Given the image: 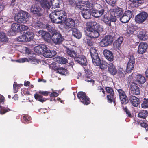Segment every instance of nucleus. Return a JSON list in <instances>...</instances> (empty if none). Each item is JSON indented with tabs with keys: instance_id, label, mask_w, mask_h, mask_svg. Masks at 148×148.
I'll use <instances>...</instances> for the list:
<instances>
[{
	"instance_id": "ddd939ff",
	"label": "nucleus",
	"mask_w": 148,
	"mask_h": 148,
	"mask_svg": "<svg viewBox=\"0 0 148 148\" xmlns=\"http://www.w3.org/2000/svg\"><path fill=\"white\" fill-rule=\"evenodd\" d=\"M131 93L133 95H138L140 93V90L138 85L135 82L132 83L130 85Z\"/></svg>"
},
{
	"instance_id": "58836bf2",
	"label": "nucleus",
	"mask_w": 148,
	"mask_h": 148,
	"mask_svg": "<svg viewBox=\"0 0 148 148\" xmlns=\"http://www.w3.org/2000/svg\"><path fill=\"white\" fill-rule=\"evenodd\" d=\"M56 61L59 63L64 64L68 62V60L63 57H58L56 58Z\"/></svg>"
},
{
	"instance_id": "bb28decb",
	"label": "nucleus",
	"mask_w": 148,
	"mask_h": 148,
	"mask_svg": "<svg viewBox=\"0 0 148 148\" xmlns=\"http://www.w3.org/2000/svg\"><path fill=\"white\" fill-rule=\"evenodd\" d=\"M97 25V23L95 21H91L88 22L87 23V30L89 31L97 28L98 27Z\"/></svg>"
},
{
	"instance_id": "c756f323",
	"label": "nucleus",
	"mask_w": 148,
	"mask_h": 148,
	"mask_svg": "<svg viewBox=\"0 0 148 148\" xmlns=\"http://www.w3.org/2000/svg\"><path fill=\"white\" fill-rule=\"evenodd\" d=\"M83 3L86 5V7L88 8L89 9L93 10L95 4L92 1V0H87L86 1H83Z\"/></svg>"
},
{
	"instance_id": "ea45409f",
	"label": "nucleus",
	"mask_w": 148,
	"mask_h": 148,
	"mask_svg": "<svg viewBox=\"0 0 148 148\" xmlns=\"http://www.w3.org/2000/svg\"><path fill=\"white\" fill-rule=\"evenodd\" d=\"M147 110H143L141 111L138 114V117L141 118L145 119L148 115Z\"/></svg>"
},
{
	"instance_id": "1a4fd4ad",
	"label": "nucleus",
	"mask_w": 148,
	"mask_h": 148,
	"mask_svg": "<svg viewBox=\"0 0 148 148\" xmlns=\"http://www.w3.org/2000/svg\"><path fill=\"white\" fill-rule=\"evenodd\" d=\"M128 62L127 63L126 71L128 73H130L134 70L135 64V58L133 56H128Z\"/></svg>"
},
{
	"instance_id": "cd10ccee",
	"label": "nucleus",
	"mask_w": 148,
	"mask_h": 148,
	"mask_svg": "<svg viewBox=\"0 0 148 148\" xmlns=\"http://www.w3.org/2000/svg\"><path fill=\"white\" fill-rule=\"evenodd\" d=\"M40 5L43 8L49 9L51 8L50 1L48 0H42L40 1Z\"/></svg>"
},
{
	"instance_id": "052dcab7",
	"label": "nucleus",
	"mask_w": 148,
	"mask_h": 148,
	"mask_svg": "<svg viewBox=\"0 0 148 148\" xmlns=\"http://www.w3.org/2000/svg\"><path fill=\"white\" fill-rule=\"evenodd\" d=\"M10 111V109L7 108H1L0 111V113L1 114H3L6 112Z\"/></svg>"
},
{
	"instance_id": "423d86ee",
	"label": "nucleus",
	"mask_w": 148,
	"mask_h": 148,
	"mask_svg": "<svg viewBox=\"0 0 148 148\" xmlns=\"http://www.w3.org/2000/svg\"><path fill=\"white\" fill-rule=\"evenodd\" d=\"M90 52L93 63L94 64H99L100 58L96 48L91 47L90 49Z\"/></svg>"
},
{
	"instance_id": "4468645a",
	"label": "nucleus",
	"mask_w": 148,
	"mask_h": 148,
	"mask_svg": "<svg viewBox=\"0 0 148 148\" xmlns=\"http://www.w3.org/2000/svg\"><path fill=\"white\" fill-rule=\"evenodd\" d=\"M99 7V6L98 5ZM99 8L98 10L95 8L91 11V14L94 17L97 18L100 17L103 15L105 11V10L103 8Z\"/></svg>"
},
{
	"instance_id": "0eeeda50",
	"label": "nucleus",
	"mask_w": 148,
	"mask_h": 148,
	"mask_svg": "<svg viewBox=\"0 0 148 148\" xmlns=\"http://www.w3.org/2000/svg\"><path fill=\"white\" fill-rule=\"evenodd\" d=\"M112 14V13H110L109 15H104L102 19V21L107 26L110 27L112 26L111 22L115 23L117 21V19H116L114 16H113Z\"/></svg>"
},
{
	"instance_id": "393cba45",
	"label": "nucleus",
	"mask_w": 148,
	"mask_h": 148,
	"mask_svg": "<svg viewBox=\"0 0 148 148\" xmlns=\"http://www.w3.org/2000/svg\"><path fill=\"white\" fill-rule=\"evenodd\" d=\"M108 71L112 75H114L117 74V70L113 63H110L108 64Z\"/></svg>"
},
{
	"instance_id": "3c124183",
	"label": "nucleus",
	"mask_w": 148,
	"mask_h": 148,
	"mask_svg": "<svg viewBox=\"0 0 148 148\" xmlns=\"http://www.w3.org/2000/svg\"><path fill=\"white\" fill-rule=\"evenodd\" d=\"M26 38L24 34L23 35L18 37L17 39V40L20 42H27V41Z\"/></svg>"
},
{
	"instance_id": "e2e57ef3",
	"label": "nucleus",
	"mask_w": 148,
	"mask_h": 148,
	"mask_svg": "<svg viewBox=\"0 0 148 148\" xmlns=\"http://www.w3.org/2000/svg\"><path fill=\"white\" fill-rule=\"evenodd\" d=\"M28 29V27L24 25H20V30L19 32L27 30Z\"/></svg>"
},
{
	"instance_id": "72a5a7b5",
	"label": "nucleus",
	"mask_w": 148,
	"mask_h": 148,
	"mask_svg": "<svg viewBox=\"0 0 148 148\" xmlns=\"http://www.w3.org/2000/svg\"><path fill=\"white\" fill-rule=\"evenodd\" d=\"M136 80L137 82L141 84H144L146 82L145 77L140 74H138L136 75Z\"/></svg>"
},
{
	"instance_id": "7c9ffc66",
	"label": "nucleus",
	"mask_w": 148,
	"mask_h": 148,
	"mask_svg": "<svg viewBox=\"0 0 148 148\" xmlns=\"http://www.w3.org/2000/svg\"><path fill=\"white\" fill-rule=\"evenodd\" d=\"M24 33L26 38L27 42L33 40L34 38V34L32 32L26 31V32H24Z\"/></svg>"
},
{
	"instance_id": "c9c22d12",
	"label": "nucleus",
	"mask_w": 148,
	"mask_h": 148,
	"mask_svg": "<svg viewBox=\"0 0 148 148\" xmlns=\"http://www.w3.org/2000/svg\"><path fill=\"white\" fill-rule=\"evenodd\" d=\"M8 38L6 34L3 32H0V41L2 42H6L8 41Z\"/></svg>"
},
{
	"instance_id": "e433bc0d",
	"label": "nucleus",
	"mask_w": 148,
	"mask_h": 148,
	"mask_svg": "<svg viewBox=\"0 0 148 148\" xmlns=\"http://www.w3.org/2000/svg\"><path fill=\"white\" fill-rule=\"evenodd\" d=\"M44 29H47L49 32L51 33V35L52 33H54L56 31H58L56 30L55 28L52 27L51 26L48 24L45 25Z\"/></svg>"
},
{
	"instance_id": "b1692460",
	"label": "nucleus",
	"mask_w": 148,
	"mask_h": 148,
	"mask_svg": "<svg viewBox=\"0 0 148 148\" xmlns=\"http://www.w3.org/2000/svg\"><path fill=\"white\" fill-rule=\"evenodd\" d=\"M98 27L93 30L89 31V33L88 36L91 38H98L99 35V30Z\"/></svg>"
},
{
	"instance_id": "a878e982",
	"label": "nucleus",
	"mask_w": 148,
	"mask_h": 148,
	"mask_svg": "<svg viewBox=\"0 0 148 148\" xmlns=\"http://www.w3.org/2000/svg\"><path fill=\"white\" fill-rule=\"evenodd\" d=\"M57 53L56 51L54 50H49L48 48L43 53V56L47 58H52L55 56Z\"/></svg>"
},
{
	"instance_id": "864d4df0",
	"label": "nucleus",
	"mask_w": 148,
	"mask_h": 148,
	"mask_svg": "<svg viewBox=\"0 0 148 148\" xmlns=\"http://www.w3.org/2000/svg\"><path fill=\"white\" fill-rule=\"evenodd\" d=\"M117 91L118 92L119 98L126 95L125 92L121 89H117Z\"/></svg>"
},
{
	"instance_id": "9d476101",
	"label": "nucleus",
	"mask_w": 148,
	"mask_h": 148,
	"mask_svg": "<svg viewBox=\"0 0 148 148\" xmlns=\"http://www.w3.org/2000/svg\"><path fill=\"white\" fill-rule=\"evenodd\" d=\"M113 41V39L111 35H107L102 38L99 42L101 47H104L110 45Z\"/></svg>"
},
{
	"instance_id": "412c9836",
	"label": "nucleus",
	"mask_w": 148,
	"mask_h": 148,
	"mask_svg": "<svg viewBox=\"0 0 148 148\" xmlns=\"http://www.w3.org/2000/svg\"><path fill=\"white\" fill-rule=\"evenodd\" d=\"M104 57L108 61L112 62L114 60V57L112 52L110 51L105 49L103 51Z\"/></svg>"
},
{
	"instance_id": "680f3d73",
	"label": "nucleus",
	"mask_w": 148,
	"mask_h": 148,
	"mask_svg": "<svg viewBox=\"0 0 148 148\" xmlns=\"http://www.w3.org/2000/svg\"><path fill=\"white\" fill-rule=\"evenodd\" d=\"M116 0H106V2L112 6H114Z\"/></svg>"
},
{
	"instance_id": "5701e85b",
	"label": "nucleus",
	"mask_w": 148,
	"mask_h": 148,
	"mask_svg": "<svg viewBox=\"0 0 148 148\" xmlns=\"http://www.w3.org/2000/svg\"><path fill=\"white\" fill-rule=\"evenodd\" d=\"M82 16L86 19L90 18L91 16V12L89 9L84 8L81 12Z\"/></svg>"
},
{
	"instance_id": "c03bdc74",
	"label": "nucleus",
	"mask_w": 148,
	"mask_h": 148,
	"mask_svg": "<svg viewBox=\"0 0 148 148\" xmlns=\"http://www.w3.org/2000/svg\"><path fill=\"white\" fill-rule=\"evenodd\" d=\"M99 63L98 65L94 64L96 66H100V67L101 69H104L107 67V63L105 61H101V59L99 61Z\"/></svg>"
},
{
	"instance_id": "69168bd1",
	"label": "nucleus",
	"mask_w": 148,
	"mask_h": 148,
	"mask_svg": "<svg viewBox=\"0 0 148 148\" xmlns=\"http://www.w3.org/2000/svg\"><path fill=\"white\" fill-rule=\"evenodd\" d=\"M40 46L42 48V50L43 51L42 54L43 55V53H45V51H46L47 49H48V48L46 45H45L44 44H40Z\"/></svg>"
},
{
	"instance_id": "6e6552de",
	"label": "nucleus",
	"mask_w": 148,
	"mask_h": 148,
	"mask_svg": "<svg viewBox=\"0 0 148 148\" xmlns=\"http://www.w3.org/2000/svg\"><path fill=\"white\" fill-rule=\"evenodd\" d=\"M77 97L80 101L84 105H87L90 103V99L84 92H79L77 94Z\"/></svg>"
},
{
	"instance_id": "6ab92c4d",
	"label": "nucleus",
	"mask_w": 148,
	"mask_h": 148,
	"mask_svg": "<svg viewBox=\"0 0 148 148\" xmlns=\"http://www.w3.org/2000/svg\"><path fill=\"white\" fill-rule=\"evenodd\" d=\"M140 28L136 26H133L128 28L125 34V35L127 37H129L134 35V31L139 30Z\"/></svg>"
},
{
	"instance_id": "0e129e2a",
	"label": "nucleus",
	"mask_w": 148,
	"mask_h": 148,
	"mask_svg": "<svg viewBox=\"0 0 148 148\" xmlns=\"http://www.w3.org/2000/svg\"><path fill=\"white\" fill-rule=\"evenodd\" d=\"M39 93L42 94L44 96H47L49 95H50V92L49 91H39Z\"/></svg>"
},
{
	"instance_id": "8fccbe9b",
	"label": "nucleus",
	"mask_w": 148,
	"mask_h": 148,
	"mask_svg": "<svg viewBox=\"0 0 148 148\" xmlns=\"http://www.w3.org/2000/svg\"><path fill=\"white\" fill-rule=\"evenodd\" d=\"M66 2L68 5L71 7L75 6L77 2L79 0H66Z\"/></svg>"
},
{
	"instance_id": "a19ab883",
	"label": "nucleus",
	"mask_w": 148,
	"mask_h": 148,
	"mask_svg": "<svg viewBox=\"0 0 148 148\" xmlns=\"http://www.w3.org/2000/svg\"><path fill=\"white\" fill-rule=\"evenodd\" d=\"M97 90L99 93V96L101 98L104 97L105 96V92L104 89L101 86L98 87Z\"/></svg>"
},
{
	"instance_id": "20e7f679",
	"label": "nucleus",
	"mask_w": 148,
	"mask_h": 148,
	"mask_svg": "<svg viewBox=\"0 0 148 148\" xmlns=\"http://www.w3.org/2000/svg\"><path fill=\"white\" fill-rule=\"evenodd\" d=\"M75 20L71 18H66L64 20V23L60 25V28L65 31L72 29L75 27Z\"/></svg>"
},
{
	"instance_id": "de8ad7c7",
	"label": "nucleus",
	"mask_w": 148,
	"mask_h": 148,
	"mask_svg": "<svg viewBox=\"0 0 148 148\" xmlns=\"http://www.w3.org/2000/svg\"><path fill=\"white\" fill-rule=\"evenodd\" d=\"M41 47L40 45L35 47L34 48V51L38 54L42 55L43 50H42L41 49L42 47Z\"/></svg>"
},
{
	"instance_id": "4c0bfd02",
	"label": "nucleus",
	"mask_w": 148,
	"mask_h": 148,
	"mask_svg": "<svg viewBox=\"0 0 148 148\" xmlns=\"http://www.w3.org/2000/svg\"><path fill=\"white\" fill-rule=\"evenodd\" d=\"M138 38L144 40H146L147 38V35L146 33L143 31H141L138 34Z\"/></svg>"
},
{
	"instance_id": "f257e3e1",
	"label": "nucleus",
	"mask_w": 148,
	"mask_h": 148,
	"mask_svg": "<svg viewBox=\"0 0 148 148\" xmlns=\"http://www.w3.org/2000/svg\"><path fill=\"white\" fill-rule=\"evenodd\" d=\"M66 52L69 56L74 58L75 61L82 66H86L87 64L86 58L85 56L79 55L74 50L66 48Z\"/></svg>"
},
{
	"instance_id": "473e14b6",
	"label": "nucleus",
	"mask_w": 148,
	"mask_h": 148,
	"mask_svg": "<svg viewBox=\"0 0 148 148\" xmlns=\"http://www.w3.org/2000/svg\"><path fill=\"white\" fill-rule=\"evenodd\" d=\"M56 70L57 73L62 75H66L69 73L68 71L63 67H58L56 68Z\"/></svg>"
},
{
	"instance_id": "49530a36",
	"label": "nucleus",
	"mask_w": 148,
	"mask_h": 148,
	"mask_svg": "<svg viewBox=\"0 0 148 148\" xmlns=\"http://www.w3.org/2000/svg\"><path fill=\"white\" fill-rule=\"evenodd\" d=\"M141 107L143 109L148 108V98H144L141 104Z\"/></svg>"
},
{
	"instance_id": "37998d69",
	"label": "nucleus",
	"mask_w": 148,
	"mask_h": 148,
	"mask_svg": "<svg viewBox=\"0 0 148 148\" xmlns=\"http://www.w3.org/2000/svg\"><path fill=\"white\" fill-rule=\"evenodd\" d=\"M11 29L14 32H19L20 30V25L16 23H13L12 25Z\"/></svg>"
},
{
	"instance_id": "dca6fc26",
	"label": "nucleus",
	"mask_w": 148,
	"mask_h": 148,
	"mask_svg": "<svg viewBox=\"0 0 148 148\" xmlns=\"http://www.w3.org/2000/svg\"><path fill=\"white\" fill-rule=\"evenodd\" d=\"M129 99L131 103L134 107L138 106L141 102L140 100L138 98L132 95H129Z\"/></svg>"
},
{
	"instance_id": "f03ea898",
	"label": "nucleus",
	"mask_w": 148,
	"mask_h": 148,
	"mask_svg": "<svg viewBox=\"0 0 148 148\" xmlns=\"http://www.w3.org/2000/svg\"><path fill=\"white\" fill-rule=\"evenodd\" d=\"M51 21L55 23H60L66 18L67 13L64 10H61L52 12L49 14Z\"/></svg>"
},
{
	"instance_id": "a18cd8bd",
	"label": "nucleus",
	"mask_w": 148,
	"mask_h": 148,
	"mask_svg": "<svg viewBox=\"0 0 148 148\" xmlns=\"http://www.w3.org/2000/svg\"><path fill=\"white\" fill-rule=\"evenodd\" d=\"M121 104L123 106V105L127 104L129 102V99L127 95L122 97L119 98Z\"/></svg>"
},
{
	"instance_id": "338daca9",
	"label": "nucleus",
	"mask_w": 148,
	"mask_h": 148,
	"mask_svg": "<svg viewBox=\"0 0 148 148\" xmlns=\"http://www.w3.org/2000/svg\"><path fill=\"white\" fill-rule=\"evenodd\" d=\"M140 125L142 127L145 128L146 131L148 130V125L147 124L143 122L141 123Z\"/></svg>"
},
{
	"instance_id": "a211bd4d",
	"label": "nucleus",
	"mask_w": 148,
	"mask_h": 148,
	"mask_svg": "<svg viewBox=\"0 0 148 148\" xmlns=\"http://www.w3.org/2000/svg\"><path fill=\"white\" fill-rule=\"evenodd\" d=\"M41 9L36 4L32 5L30 8V11L33 14L38 16H40L42 14L40 13Z\"/></svg>"
},
{
	"instance_id": "603ef678",
	"label": "nucleus",
	"mask_w": 148,
	"mask_h": 148,
	"mask_svg": "<svg viewBox=\"0 0 148 148\" xmlns=\"http://www.w3.org/2000/svg\"><path fill=\"white\" fill-rule=\"evenodd\" d=\"M118 75L120 78L124 77L125 75V73L124 71L121 69H119L118 71Z\"/></svg>"
},
{
	"instance_id": "f8f14e48",
	"label": "nucleus",
	"mask_w": 148,
	"mask_h": 148,
	"mask_svg": "<svg viewBox=\"0 0 148 148\" xmlns=\"http://www.w3.org/2000/svg\"><path fill=\"white\" fill-rule=\"evenodd\" d=\"M133 13L130 10L126 11L120 18V21L123 23H126L128 22L132 17Z\"/></svg>"
},
{
	"instance_id": "774afa93",
	"label": "nucleus",
	"mask_w": 148,
	"mask_h": 148,
	"mask_svg": "<svg viewBox=\"0 0 148 148\" xmlns=\"http://www.w3.org/2000/svg\"><path fill=\"white\" fill-rule=\"evenodd\" d=\"M16 84V82H14V84H13V90H14V93H17L18 91V90L19 88L16 86L15 85V84Z\"/></svg>"
},
{
	"instance_id": "09e8293b",
	"label": "nucleus",
	"mask_w": 148,
	"mask_h": 148,
	"mask_svg": "<svg viewBox=\"0 0 148 148\" xmlns=\"http://www.w3.org/2000/svg\"><path fill=\"white\" fill-rule=\"evenodd\" d=\"M132 3V5L133 7L137 8L140 5L142 2L141 0H134L133 1H131Z\"/></svg>"
},
{
	"instance_id": "6e6d98bb",
	"label": "nucleus",
	"mask_w": 148,
	"mask_h": 148,
	"mask_svg": "<svg viewBox=\"0 0 148 148\" xmlns=\"http://www.w3.org/2000/svg\"><path fill=\"white\" fill-rule=\"evenodd\" d=\"M45 24H43L40 21H38L35 23V25L36 27H38L39 28L44 29V27L45 26Z\"/></svg>"
},
{
	"instance_id": "bf43d9fd",
	"label": "nucleus",
	"mask_w": 148,
	"mask_h": 148,
	"mask_svg": "<svg viewBox=\"0 0 148 148\" xmlns=\"http://www.w3.org/2000/svg\"><path fill=\"white\" fill-rule=\"evenodd\" d=\"M23 119L28 123V122L31 120V117L29 115L27 114H26L23 116Z\"/></svg>"
},
{
	"instance_id": "39448f33",
	"label": "nucleus",
	"mask_w": 148,
	"mask_h": 148,
	"mask_svg": "<svg viewBox=\"0 0 148 148\" xmlns=\"http://www.w3.org/2000/svg\"><path fill=\"white\" fill-rule=\"evenodd\" d=\"M51 39L53 43L56 45L62 44L64 40V37L58 31L52 34Z\"/></svg>"
},
{
	"instance_id": "4d7b16f0",
	"label": "nucleus",
	"mask_w": 148,
	"mask_h": 148,
	"mask_svg": "<svg viewBox=\"0 0 148 148\" xmlns=\"http://www.w3.org/2000/svg\"><path fill=\"white\" fill-rule=\"evenodd\" d=\"M29 59L32 62H34L38 64L40 62L39 60L36 58V57L29 56Z\"/></svg>"
},
{
	"instance_id": "5fc2aeb1",
	"label": "nucleus",
	"mask_w": 148,
	"mask_h": 148,
	"mask_svg": "<svg viewBox=\"0 0 148 148\" xmlns=\"http://www.w3.org/2000/svg\"><path fill=\"white\" fill-rule=\"evenodd\" d=\"M123 107L124 111L126 113V114L127 115V116L130 118H132V116L127 107H124L123 106Z\"/></svg>"
},
{
	"instance_id": "9b49d317",
	"label": "nucleus",
	"mask_w": 148,
	"mask_h": 148,
	"mask_svg": "<svg viewBox=\"0 0 148 148\" xmlns=\"http://www.w3.org/2000/svg\"><path fill=\"white\" fill-rule=\"evenodd\" d=\"M148 17V14L145 12H143L136 15L135 18V21L136 23L139 24L143 23Z\"/></svg>"
},
{
	"instance_id": "f704fd0d",
	"label": "nucleus",
	"mask_w": 148,
	"mask_h": 148,
	"mask_svg": "<svg viewBox=\"0 0 148 148\" xmlns=\"http://www.w3.org/2000/svg\"><path fill=\"white\" fill-rule=\"evenodd\" d=\"M51 7L56 8H59V0H50Z\"/></svg>"
},
{
	"instance_id": "79ce46f5",
	"label": "nucleus",
	"mask_w": 148,
	"mask_h": 148,
	"mask_svg": "<svg viewBox=\"0 0 148 148\" xmlns=\"http://www.w3.org/2000/svg\"><path fill=\"white\" fill-rule=\"evenodd\" d=\"M34 98L36 100L42 103H43L46 100L45 98H43L42 95H39L36 93L34 95Z\"/></svg>"
},
{
	"instance_id": "aec40b11",
	"label": "nucleus",
	"mask_w": 148,
	"mask_h": 148,
	"mask_svg": "<svg viewBox=\"0 0 148 148\" xmlns=\"http://www.w3.org/2000/svg\"><path fill=\"white\" fill-rule=\"evenodd\" d=\"M148 45L146 43L141 42L139 45L137 53L139 54H142L145 53L147 50Z\"/></svg>"
},
{
	"instance_id": "f3484780",
	"label": "nucleus",
	"mask_w": 148,
	"mask_h": 148,
	"mask_svg": "<svg viewBox=\"0 0 148 148\" xmlns=\"http://www.w3.org/2000/svg\"><path fill=\"white\" fill-rule=\"evenodd\" d=\"M105 89L106 92L109 94L107 95V99L111 102L112 99H113V97H114V92L113 88L111 87H106Z\"/></svg>"
},
{
	"instance_id": "2f4dec72",
	"label": "nucleus",
	"mask_w": 148,
	"mask_h": 148,
	"mask_svg": "<svg viewBox=\"0 0 148 148\" xmlns=\"http://www.w3.org/2000/svg\"><path fill=\"white\" fill-rule=\"evenodd\" d=\"M123 40V37L121 36L119 37L117 40H115L114 42L113 45L114 47L119 49L122 43Z\"/></svg>"
},
{
	"instance_id": "c85d7f7f",
	"label": "nucleus",
	"mask_w": 148,
	"mask_h": 148,
	"mask_svg": "<svg viewBox=\"0 0 148 148\" xmlns=\"http://www.w3.org/2000/svg\"><path fill=\"white\" fill-rule=\"evenodd\" d=\"M72 31V35L76 38L80 39L81 38L82 34L76 28H75L71 30Z\"/></svg>"
},
{
	"instance_id": "4be33fe9",
	"label": "nucleus",
	"mask_w": 148,
	"mask_h": 148,
	"mask_svg": "<svg viewBox=\"0 0 148 148\" xmlns=\"http://www.w3.org/2000/svg\"><path fill=\"white\" fill-rule=\"evenodd\" d=\"M124 10L122 8L118 7L113 10H111L110 13H113V16H114L116 19L121 16Z\"/></svg>"
},
{
	"instance_id": "7ed1b4c3",
	"label": "nucleus",
	"mask_w": 148,
	"mask_h": 148,
	"mask_svg": "<svg viewBox=\"0 0 148 148\" xmlns=\"http://www.w3.org/2000/svg\"><path fill=\"white\" fill-rule=\"evenodd\" d=\"M30 16V14L27 12L21 10L15 14L14 19L18 23L24 24L27 22L28 18Z\"/></svg>"
},
{
	"instance_id": "2eb2a0df",
	"label": "nucleus",
	"mask_w": 148,
	"mask_h": 148,
	"mask_svg": "<svg viewBox=\"0 0 148 148\" xmlns=\"http://www.w3.org/2000/svg\"><path fill=\"white\" fill-rule=\"evenodd\" d=\"M37 34L38 36H41L46 41L49 42L51 38L50 34L48 32L44 30H40L38 31Z\"/></svg>"
},
{
	"instance_id": "13d9d810",
	"label": "nucleus",
	"mask_w": 148,
	"mask_h": 148,
	"mask_svg": "<svg viewBox=\"0 0 148 148\" xmlns=\"http://www.w3.org/2000/svg\"><path fill=\"white\" fill-rule=\"evenodd\" d=\"M82 1L80 0H79L77 2L76 4H75V6L76 7L81 10L82 8Z\"/></svg>"
}]
</instances>
